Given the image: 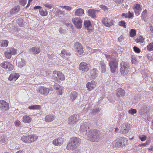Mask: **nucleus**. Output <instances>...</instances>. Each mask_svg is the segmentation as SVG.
<instances>
[{
    "label": "nucleus",
    "mask_w": 153,
    "mask_h": 153,
    "mask_svg": "<svg viewBox=\"0 0 153 153\" xmlns=\"http://www.w3.org/2000/svg\"><path fill=\"white\" fill-rule=\"evenodd\" d=\"M120 72L123 75L127 74L129 72V64L128 63L123 61L120 63Z\"/></svg>",
    "instance_id": "obj_3"
},
{
    "label": "nucleus",
    "mask_w": 153,
    "mask_h": 153,
    "mask_svg": "<svg viewBox=\"0 0 153 153\" xmlns=\"http://www.w3.org/2000/svg\"><path fill=\"white\" fill-rule=\"evenodd\" d=\"M20 122L19 120H17L15 122L14 124L16 126H19L20 124Z\"/></svg>",
    "instance_id": "obj_60"
},
{
    "label": "nucleus",
    "mask_w": 153,
    "mask_h": 153,
    "mask_svg": "<svg viewBox=\"0 0 153 153\" xmlns=\"http://www.w3.org/2000/svg\"><path fill=\"white\" fill-rule=\"evenodd\" d=\"M40 48L37 47H32L29 50V52L33 54H38L40 52Z\"/></svg>",
    "instance_id": "obj_22"
},
{
    "label": "nucleus",
    "mask_w": 153,
    "mask_h": 153,
    "mask_svg": "<svg viewBox=\"0 0 153 153\" xmlns=\"http://www.w3.org/2000/svg\"><path fill=\"white\" fill-rule=\"evenodd\" d=\"M128 15L127 18H130L131 17L133 16V13L131 12L130 11H129L128 13Z\"/></svg>",
    "instance_id": "obj_58"
},
{
    "label": "nucleus",
    "mask_w": 153,
    "mask_h": 153,
    "mask_svg": "<svg viewBox=\"0 0 153 153\" xmlns=\"http://www.w3.org/2000/svg\"><path fill=\"white\" fill-rule=\"evenodd\" d=\"M54 88L56 90L58 94L62 95L63 92L64 90L58 84L55 86Z\"/></svg>",
    "instance_id": "obj_25"
},
{
    "label": "nucleus",
    "mask_w": 153,
    "mask_h": 153,
    "mask_svg": "<svg viewBox=\"0 0 153 153\" xmlns=\"http://www.w3.org/2000/svg\"><path fill=\"white\" fill-rule=\"evenodd\" d=\"M147 13V11L146 10H145L143 12L141 17L142 19H144L146 17Z\"/></svg>",
    "instance_id": "obj_44"
},
{
    "label": "nucleus",
    "mask_w": 153,
    "mask_h": 153,
    "mask_svg": "<svg viewBox=\"0 0 153 153\" xmlns=\"http://www.w3.org/2000/svg\"><path fill=\"white\" fill-rule=\"evenodd\" d=\"M133 8L136 15L137 16H138L140 13L141 11V9L140 4H135L133 6Z\"/></svg>",
    "instance_id": "obj_16"
},
{
    "label": "nucleus",
    "mask_w": 153,
    "mask_h": 153,
    "mask_svg": "<svg viewBox=\"0 0 153 153\" xmlns=\"http://www.w3.org/2000/svg\"><path fill=\"white\" fill-rule=\"evenodd\" d=\"M9 104L5 101L1 100H0V111L4 112L9 109Z\"/></svg>",
    "instance_id": "obj_10"
},
{
    "label": "nucleus",
    "mask_w": 153,
    "mask_h": 153,
    "mask_svg": "<svg viewBox=\"0 0 153 153\" xmlns=\"http://www.w3.org/2000/svg\"><path fill=\"white\" fill-rule=\"evenodd\" d=\"M90 67L89 64L85 62H82L79 64V69L83 71L87 72L89 70Z\"/></svg>",
    "instance_id": "obj_11"
},
{
    "label": "nucleus",
    "mask_w": 153,
    "mask_h": 153,
    "mask_svg": "<svg viewBox=\"0 0 153 153\" xmlns=\"http://www.w3.org/2000/svg\"><path fill=\"white\" fill-rule=\"evenodd\" d=\"M80 139L78 137H73L71 138L68 143H72L74 145V146H76V147L79 146V143L80 142Z\"/></svg>",
    "instance_id": "obj_14"
},
{
    "label": "nucleus",
    "mask_w": 153,
    "mask_h": 153,
    "mask_svg": "<svg viewBox=\"0 0 153 153\" xmlns=\"http://www.w3.org/2000/svg\"><path fill=\"white\" fill-rule=\"evenodd\" d=\"M147 107L146 106H144L142 107V110H143V113H146L147 112V111H146V110H147Z\"/></svg>",
    "instance_id": "obj_59"
},
{
    "label": "nucleus",
    "mask_w": 153,
    "mask_h": 153,
    "mask_svg": "<svg viewBox=\"0 0 153 153\" xmlns=\"http://www.w3.org/2000/svg\"><path fill=\"white\" fill-rule=\"evenodd\" d=\"M61 54L63 55H65L66 56H70L71 53L69 52H67L65 50H63L61 51Z\"/></svg>",
    "instance_id": "obj_45"
},
{
    "label": "nucleus",
    "mask_w": 153,
    "mask_h": 153,
    "mask_svg": "<svg viewBox=\"0 0 153 153\" xmlns=\"http://www.w3.org/2000/svg\"><path fill=\"white\" fill-rule=\"evenodd\" d=\"M124 39V37L122 35H121L118 38V40L119 42H121Z\"/></svg>",
    "instance_id": "obj_57"
},
{
    "label": "nucleus",
    "mask_w": 153,
    "mask_h": 153,
    "mask_svg": "<svg viewBox=\"0 0 153 153\" xmlns=\"http://www.w3.org/2000/svg\"><path fill=\"white\" fill-rule=\"evenodd\" d=\"M74 146V145L73 144L68 143L66 147V149L68 150H73L76 149L77 148L76 146Z\"/></svg>",
    "instance_id": "obj_34"
},
{
    "label": "nucleus",
    "mask_w": 153,
    "mask_h": 153,
    "mask_svg": "<svg viewBox=\"0 0 153 153\" xmlns=\"http://www.w3.org/2000/svg\"><path fill=\"white\" fill-rule=\"evenodd\" d=\"M96 83L94 81H92L91 82H88L86 84V87L88 90L89 91H91L96 86Z\"/></svg>",
    "instance_id": "obj_20"
},
{
    "label": "nucleus",
    "mask_w": 153,
    "mask_h": 153,
    "mask_svg": "<svg viewBox=\"0 0 153 153\" xmlns=\"http://www.w3.org/2000/svg\"><path fill=\"white\" fill-rule=\"evenodd\" d=\"M19 76V75L18 73H13L10 75L8 79L10 81H15L17 80Z\"/></svg>",
    "instance_id": "obj_21"
},
{
    "label": "nucleus",
    "mask_w": 153,
    "mask_h": 153,
    "mask_svg": "<svg viewBox=\"0 0 153 153\" xmlns=\"http://www.w3.org/2000/svg\"><path fill=\"white\" fill-rule=\"evenodd\" d=\"M0 66L5 70L8 71H11L13 69L14 66L13 65L9 62H4L1 63Z\"/></svg>",
    "instance_id": "obj_8"
},
{
    "label": "nucleus",
    "mask_w": 153,
    "mask_h": 153,
    "mask_svg": "<svg viewBox=\"0 0 153 153\" xmlns=\"http://www.w3.org/2000/svg\"><path fill=\"white\" fill-rule=\"evenodd\" d=\"M31 120V118L28 116L24 115L23 116L22 118L23 122L25 123H30Z\"/></svg>",
    "instance_id": "obj_33"
},
{
    "label": "nucleus",
    "mask_w": 153,
    "mask_h": 153,
    "mask_svg": "<svg viewBox=\"0 0 153 153\" xmlns=\"http://www.w3.org/2000/svg\"><path fill=\"white\" fill-rule=\"evenodd\" d=\"M60 7L62 8H64L67 10H70L72 9V7H71L68 6H61Z\"/></svg>",
    "instance_id": "obj_46"
},
{
    "label": "nucleus",
    "mask_w": 153,
    "mask_h": 153,
    "mask_svg": "<svg viewBox=\"0 0 153 153\" xmlns=\"http://www.w3.org/2000/svg\"><path fill=\"white\" fill-rule=\"evenodd\" d=\"M84 25L85 29L88 30V32L92 29V27L89 21H85Z\"/></svg>",
    "instance_id": "obj_23"
},
{
    "label": "nucleus",
    "mask_w": 153,
    "mask_h": 153,
    "mask_svg": "<svg viewBox=\"0 0 153 153\" xmlns=\"http://www.w3.org/2000/svg\"><path fill=\"white\" fill-rule=\"evenodd\" d=\"M128 112L129 114L133 115L136 113L137 111L134 109H131L128 111Z\"/></svg>",
    "instance_id": "obj_47"
},
{
    "label": "nucleus",
    "mask_w": 153,
    "mask_h": 153,
    "mask_svg": "<svg viewBox=\"0 0 153 153\" xmlns=\"http://www.w3.org/2000/svg\"><path fill=\"white\" fill-rule=\"evenodd\" d=\"M21 140L25 143H30V140L28 138V135H23L21 137Z\"/></svg>",
    "instance_id": "obj_36"
},
{
    "label": "nucleus",
    "mask_w": 153,
    "mask_h": 153,
    "mask_svg": "<svg viewBox=\"0 0 153 153\" xmlns=\"http://www.w3.org/2000/svg\"><path fill=\"white\" fill-rule=\"evenodd\" d=\"M99 111V109L98 108H96L95 109H93L91 111V114H95Z\"/></svg>",
    "instance_id": "obj_54"
},
{
    "label": "nucleus",
    "mask_w": 153,
    "mask_h": 153,
    "mask_svg": "<svg viewBox=\"0 0 153 153\" xmlns=\"http://www.w3.org/2000/svg\"><path fill=\"white\" fill-rule=\"evenodd\" d=\"M128 144V140L125 138H120L116 140L113 142V146L117 148L123 147Z\"/></svg>",
    "instance_id": "obj_2"
},
{
    "label": "nucleus",
    "mask_w": 153,
    "mask_h": 153,
    "mask_svg": "<svg viewBox=\"0 0 153 153\" xmlns=\"http://www.w3.org/2000/svg\"><path fill=\"white\" fill-rule=\"evenodd\" d=\"M74 48L75 51L79 55L82 54L84 52V50L81 44L79 42H76L74 45Z\"/></svg>",
    "instance_id": "obj_9"
},
{
    "label": "nucleus",
    "mask_w": 153,
    "mask_h": 153,
    "mask_svg": "<svg viewBox=\"0 0 153 153\" xmlns=\"http://www.w3.org/2000/svg\"><path fill=\"white\" fill-rule=\"evenodd\" d=\"M44 5L45 7L48 8L49 9L51 8L52 6V5L51 4H44Z\"/></svg>",
    "instance_id": "obj_56"
},
{
    "label": "nucleus",
    "mask_w": 153,
    "mask_h": 153,
    "mask_svg": "<svg viewBox=\"0 0 153 153\" xmlns=\"http://www.w3.org/2000/svg\"><path fill=\"white\" fill-rule=\"evenodd\" d=\"M39 91L42 94L47 95L49 93V90L48 88L41 86L39 88Z\"/></svg>",
    "instance_id": "obj_18"
},
{
    "label": "nucleus",
    "mask_w": 153,
    "mask_h": 153,
    "mask_svg": "<svg viewBox=\"0 0 153 153\" xmlns=\"http://www.w3.org/2000/svg\"><path fill=\"white\" fill-rule=\"evenodd\" d=\"M101 8L105 10L106 9H107V7L104 5H100V7Z\"/></svg>",
    "instance_id": "obj_63"
},
{
    "label": "nucleus",
    "mask_w": 153,
    "mask_h": 153,
    "mask_svg": "<svg viewBox=\"0 0 153 153\" xmlns=\"http://www.w3.org/2000/svg\"><path fill=\"white\" fill-rule=\"evenodd\" d=\"M118 62L117 60L115 58H113L112 60L109 61L108 64L112 73L115 72L118 67Z\"/></svg>",
    "instance_id": "obj_5"
},
{
    "label": "nucleus",
    "mask_w": 153,
    "mask_h": 153,
    "mask_svg": "<svg viewBox=\"0 0 153 153\" xmlns=\"http://www.w3.org/2000/svg\"><path fill=\"white\" fill-rule=\"evenodd\" d=\"M72 22L77 28L80 29L82 27V21L79 17H76L73 19Z\"/></svg>",
    "instance_id": "obj_12"
},
{
    "label": "nucleus",
    "mask_w": 153,
    "mask_h": 153,
    "mask_svg": "<svg viewBox=\"0 0 153 153\" xmlns=\"http://www.w3.org/2000/svg\"><path fill=\"white\" fill-rule=\"evenodd\" d=\"M108 19L107 17H105L102 20V22L105 26L109 27L113 25V23L112 22H110V23H108Z\"/></svg>",
    "instance_id": "obj_26"
},
{
    "label": "nucleus",
    "mask_w": 153,
    "mask_h": 153,
    "mask_svg": "<svg viewBox=\"0 0 153 153\" xmlns=\"http://www.w3.org/2000/svg\"><path fill=\"white\" fill-rule=\"evenodd\" d=\"M16 52V50L13 48H11L8 49L5 53L4 54L6 58L10 59L12 55L15 54Z\"/></svg>",
    "instance_id": "obj_13"
},
{
    "label": "nucleus",
    "mask_w": 153,
    "mask_h": 153,
    "mask_svg": "<svg viewBox=\"0 0 153 153\" xmlns=\"http://www.w3.org/2000/svg\"><path fill=\"white\" fill-rule=\"evenodd\" d=\"M97 10L94 9H90L88 11V14L89 16H90L92 18H96L95 15L96 11Z\"/></svg>",
    "instance_id": "obj_27"
},
{
    "label": "nucleus",
    "mask_w": 153,
    "mask_h": 153,
    "mask_svg": "<svg viewBox=\"0 0 153 153\" xmlns=\"http://www.w3.org/2000/svg\"><path fill=\"white\" fill-rule=\"evenodd\" d=\"M131 62L132 63L135 64L136 61V56H132L131 57Z\"/></svg>",
    "instance_id": "obj_51"
},
{
    "label": "nucleus",
    "mask_w": 153,
    "mask_h": 153,
    "mask_svg": "<svg viewBox=\"0 0 153 153\" xmlns=\"http://www.w3.org/2000/svg\"><path fill=\"white\" fill-rule=\"evenodd\" d=\"M147 49L149 51H153V42L147 46Z\"/></svg>",
    "instance_id": "obj_42"
},
{
    "label": "nucleus",
    "mask_w": 153,
    "mask_h": 153,
    "mask_svg": "<svg viewBox=\"0 0 153 153\" xmlns=\"http://www.w3.org/2000/svg\"><path fill=\"white\" fill-rule=\"evenodd\" d=\"M64 139L61 137H59L54 139L53 141V144L55 146H60L63 143Z\"/></svg>",
    "instance_id": "obj_19"
},
{
    "label": "nucleus",
    "mask_w": 153,
    "mask_h": 153,
    "mask_svg": "<svg viewBox=\"0 0 153 153\" xmlns=\"http://www.w3.org/2000/svg\"><path fill=\"white\" fill-rule=\"evenodd\" d=\"M120 133L126 134L129 132L130 129V125L126 123H123L120 126Z\"/></svg>",
    "instance_id": "obj_7"
},
{
    "label": "nucleus",
    "mask_w": 153,
    "mask_h": 153,
    "mask_svg": "<svg viewBox=\"0 0 153 153\" xmlns=\"http://www.w3.org/2000/svg\"><path fill=\"white\" fill-rule=\"evenodd\" d=\"M90 124L87 122H85L81 123L79 129V131L81 133L86 134L87 133L86 132L89 128Z\"/></svg>",
    "instance_id": "obj_6"
},
{
    "label": "nucleus",
    "mask_w": 153,
    "mask_h": 153,
    "mask_svg": "<svg viewBox=\"0 0 153 153\" xmlns=\"http://www.w3.org/2000/svg\"><path fill=\"white\" fill-rule=\"evenodd\" d=\"M104 55L108 60L109 59H111V60L113 58H115L113 57L114 56L113 53L110 54L106 52L104 54Z\"/></svg>",
    "instance_id": "obj_38"
},
{
    "label": "nucleus",
    "mask_w": 153,
    "mask_h": 153,
    "mask_svg": "<svg viewBox=\"0 0 153 153\" xmlns=\"http://www.w3.org/2000/svg\"><path fill=\"white\" fill-rule=\"evenodd\" d=\"M17 65L20 68H22L25 65V61L23 59H21L19 61H18Z\"/></svg>",
    "instance_id": "obj_35"
},
{
    "label": "nucleus",
    "mask_w": 153,
    "mask_h": 153,
    "mask_svg": "<svg viewBox=\"0 0 153 153\" xmlns=\"http://www.w3.org/2000/svg\"><path fill=\"white\" fill-rule=\"evenodd\" d=\"M20 10V7L18 6L15 7L10 11V14H14L18 13Z\"/></svg>",
    "instance_id": "obj_32"
},
{
    "label": "nucleus",
    "mask_w": 153,
    "mask_h": 153,
    "mask_svg": "<svg viewBox=\"0 0 153 153\" xmlns=\"http://www.w3.org/2000/svg\"><path fill=\"white\" fill-rule=\"evenodd\" d=\"M148 144L146 143H141V144H139L138 145V146H145L146 145H147Z\"/></svg>",
    "instance_id": "obj_61"
},
{
    "label": "nucleus",
    "mask_w": 153,
    "mask_h": 153,
    "mask_svg": "<svg viewBox=\"0 0 153 153\" xmlns=\"http://www.w3.org/2000/svg\"><path fill=\"white\" fill-rule=\"evenodd\" d=\"M27 1V0H20L19 2L23 6L25 5Z\"/></svg>",
    "instance_id": "obj_52"
},
{
    "label": "nucleus",
    "mask_w": 153,
    "mask_h": 153,
    "mask_svg": "<svg viewBox=\"0 0 153 153\" xmlns=\"http://www.w3.org/2000/svg\"><path fill=\"white\" fill-rule=\"evenodd\" d=\"M100 64L101 65L102 72L104 73L106 70L105 64L103 61H101L100 62Z\"/></svg>",
    "instance_id": "obj_37"
},
{
    "label": "nucleus",
    "mask_w": 153,
    "mask_h": 153,
    "mask_svg": "<svg viewBox=\"0 0 153 153\" xmlns=\"http://www.w3.org/2000/svg\"><path fill=\"white\" fill-rule=\"evenodd\" d=\"M78 95L77 92L75 91H72L70 94V98L72 101H74L76 99Z\"/></svg>",
    "instance_id": "obj_28"
},
{
    "label": "nucleus",
    "mask_w": 153,
    "mask_h": 153,
    "mask_svg": "<svg viewBox=\"0 0 153 153\" xmlns=\"http://www.w3.org/2000/svg\"><path fill=\"white\" fill-rule=\"evenodd\" d=\"M134 50L135 52L137 53H139L140 52V49L137 47L134 46L133 47Z\"/></svg>",
    "instance_id": "obj_53"
},
{
    "label": "nucleus",
    "mask_w": 153,
    "mask_h": 153,
    "mask_svg": "<svg viewBox=\"0 0 153 153\" xmlns=\"http://www.w3.org/2000/svg\"><path fill=\"white\" fill-rule=\"evenodd\" d=\"M87 136L88 139L92 142H98L102 138L100 132L96 129L88 131Z\"/></svg>",
    "instance_id": "obj_1"
},
{
    "label": "nucleus",
    "mask_w": 153,
    "mask_h": 153,
    "mask_svg": "<svg viewBox=\"0 0 153 153\" xmlns=\"http://www.w3.org/2000/svg\"><path fill=\"white\" fill-rule=\"evenodd\" d=\"M40 108V105H34L31 106H29L28 107V108L30 109H39Z\"/></svg>",
    "instance_id": "obj_41"
},
{
    "label": "nucleus",
    "mask_w": 153,
    "mask_h": 153,
    "mask_svg": "<svg viewBox=\"0 0 153 153\" xmlns=\"http://www.w3.org/2000/svg\"><path fill=\"white\" fill-rule=\"evenodd\" d=\"M39 12L40 15L42 16H46L48 14V12L45 10L41 9L39 10Z\"/></svg>",
    "instance_id": "obj_39"
},
{
    "label": "nucleus",
    "mask_w": 153,
    "mask_h": 153,
    "mask_svg": "<svg viewBox=\"0 0 153 153\" xmlns=\"http://www.w3.org/2000/svg\"><path fill=\"white\" fill-rule=\"evenodd\" d=\"M125 94V91L123 89L118 88L117 91L116 95L117 97H123Z\"/></svg>",
    "instance_id": "obj_24"
},
{
    "label": "nucleus",
    "mask_w": 153,
    "mask_h": 153,
    "mask_svg": "<svg viewBox=\"0 0 153 153\" xmlns=\"http://www.w3.org/2000/svg\"><path fill=\"white\" fill-rule=\"evenodd\" d=\"M124 0H115V1L118 4H120L122 3Z\"/></svg>",
    "instance_id": "obj_62"
},
{
    "label": "nucleus",
    "mask_w": 153,
    "mask_h": 153,
    "mask_svg": "<svg viewBox=\"0 0 153 153\" xmlns=\"http://www.w3.org/2000/svg\"><path fill=\"white\" fill-rule=\"evenodd\" d=\"M119 25L123 26L124 27H126V23L124 21H121L119 22Z\"/></svg>",
    "instance_id": "obj_48"
},
{
    "label": "nucleus",
    "mask_w": 153,
    "mask_h": 153,
    "mask_svg": "<svg viewBox=\"0 0 153 153\" xmlns=\"http://www.w3.org/2000/svg\"><path fill=\"white\" fill-rule=\"evenodd\" d=\"M38 137L37 136L34 134L29 135L28 138H29V140H30V143L36 141L37 140Z\"/></svg>",
    "instance_id": "obj_29"
},
{
    "label": "nucleus",
    "mask_w": 153,
    "mask_h": 153,
    "mask_svg": "<svg viewBox=\"0 0 153 153\" xmlns=\"http://www.w3.org/2000/svg\"><path fill=\"white\" fill-rule=\"evenodd\" d=\"M90 77L92 79H95L97 77L98 71L96 68H93L90 71Z\"/></svg>",
    "instance_id": "obj_17"
},
{
    "label": "nucleus",
    "mask_w": 153,
    "mask_h": 153,
    "mask_svg": "<svg viewBox=\"0 0 153 153\" xmlns=\"http://www.w3.org/2000/svg\"><path fill=\"white\" fill-rule=\"evenodd\" d=\"M84 13V10L81 8H78L76 10L75 12V15L76 16H82Z\"/></svg>",
    "instance_id": "obj_31"
},
{
    "label": "nucleus",
    "mask_w": 153,
    "mask_h": 153,
    "mask_svg": "<svg viewBox=\"0 0 153 153\" xmlns=\"http://www.w3.org/2000/svg\"><path fill=\"white\" fill-rule=\"evenodd\" d=\"M136 40L137 42H140L142 43L143 42L144 39L142 37L140 36L137 38Z\"/></svg>",
    "instance_id": "obj_49"
},
{
    "label": "nucleus",
    "mask_w": 153,
    "mask_h": 153,
    "mask_svg": "<svg viewBox=\"0 0 153 153\" xmlns=\"http://www.w3.org/2000/svg\"><path fill=\"white\" fill-rule=\"evenodd\" d=\"M139 138L142 141H144L146 139V137L144 135H140L139 136Z\"/></svg>",
    "instance_id": "obj_50"
},
{
    "label": "nucleus",
    "mask_w": 153,
    "mask_h": 153,
    "mask_svg": "<svg viewBox=\"0 0 153 153\" xmlns=\"http://www.w3.org/2000/svg\"><path fill=\"white\" fill-rule=\"evenodd\" d=\"M55 116L52 115H49L46 116L45 120L47 122H50L53 121L55 118Z\"/></svg>",
    "instance_id": "obj_30"
},
{
    "label": "nucleus",
    "mask_w": 153,
    "mask_h": 153,
    "mask_svg": "<svg viewBox=\"0 0 153 153\" xmlns=\"http://www.w3.org/2000/svg\"><path fill=\"white\" fill-rule=\"evenodd\" d=\"M78 120L77 115H72L68 119V123L69 125H72L75 123Z\"/></svg>",
    "instance_id": "obj_15"
},
{
    "label": "nucleus",
    "mask_w": 153,
    "mask_h": 153,
    "mask_svg": "<svg viewBox=\"0 0 153 153\" xmlns=\"http://www.w3.org/2000/svg\"><path fill=\"white\" fill-rule=\"evenodd\" d=\"M58 13H59V15L60 16H63L65 14V12L63 11H62L60 10H58Z\"/></svg>",
    "instance_id": "obj_55"
},
{
    "label": "nucleus",
    "mask_w": 153,
    "mask_h": 153,
    "mask_svg": "<svg viewBox=\"0 0 153 153\" xmlns=\"http://www.w3.org/2000/svg\"><path fill=\"white\" fill-rule=\"evenodd\" d=\"M8 43V41L6 40H2L1 42V46L3 47H7Z\"/></svg>",
    "instance_id": "obj_40"
},
{
    "label": "nucleus",
    "mask_w": 153,
    "mask_h": 153,
    "mask_svg": "<svg viewBox=\"0 0 153 153\" xmlns=\"http://www.w3.org/2000/svg\"><path fill=\"white\" fill-rule=\"evenodd\" d=\"M53 78L56 81L59 82L60 80L63 81L65 79L64 75L59 71H54L53 72Z\"/></svg>",
    "instance_id": "obj_4"
},
{
    "label": "nucleus",
    "mask_w": 153,
    "mask_h": 153,
    "mask_svg": "<svg viewBox=\"0 0 153 153\" xmlns=\"http://www.w3.org/2000/svg\"><path fill=\"white\" fill-rule=\"evenodd\" d=\"M41 7L39 6H35L34 7V9H41Z\"/></svg>",
    "instance_id": "obj_64"
},
{
    "label": "nucleus",
    "mask_w": 153,
    "mask_h": 153,
    "mask_svg": "<svg viewBox=\"0 0 153 153\" xmlns=\"http://www.w3.org/2000/svg\"><path fill=\"white\" fill-rule=\"evenodd\" d=\"M130 35L131 37H133L136 35V31L134 29H131L130 32Z\"/></svg>",
    "instance_id": "obj_43"
}]
</instances>
